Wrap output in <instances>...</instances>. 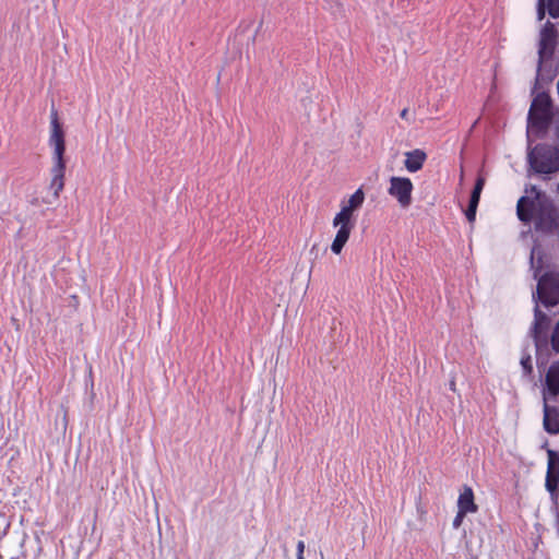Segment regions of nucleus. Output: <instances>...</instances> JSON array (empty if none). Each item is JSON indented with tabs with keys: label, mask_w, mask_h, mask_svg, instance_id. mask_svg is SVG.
Returning a JSON list of instances; mask_svg holds the SVG:
<instances>
[{
	"label": "nucleus",
	"mask_w": 559,
	"mask_h": 559,
	"mask_svg": "<svg viewBox=\"0 0 559 559\" xmlns=\"http://www.w3.org/2000/svg\"><path fill=\"white\" fill-rule=\"evenodd\" d=\"M551 107V98L547 93L537 94L528 111V127L545 132L552 120Z\"/></svg>",
	"instance_id": "nucleus-4"
},
{
	"label": "nucleus",
	"mask_w": 559,
	"mask_h": 559,
	"mask_svg": "<svg viewBox=\"0 0 559 559\" xmlns=\"http://www.w3.org/2000/svg\"><path fill=\"white\" fill-rule=\"evenodd\" d=\"M450 388H451V390H453V391L455 390V382H454V381H452V382H451Z\"/></svg>",
	"instance_id": "nucleus-26"
},
{
	"label": "nucleus",
	"mask_w": 559,
	"mask_h": 559,
	"mask_svg": "<svg viewBox=\"0 0 559 559\" xmlns=\"http://www.w3.org/2000/svg\"><path fill=\"white\" fill-rule=\"evenodd\" d=\"M548 325V317L535 307V320H534V334L536 337L547 329Z\"/></svg>",
	"instance_id": "nucleus-15"
},
{
	"label": "nucleus",
	"mask_w": 559,
	"mask_h": 559,
	"mask_svg": "<svg viewBox=\"0 0 559 559\" xmlns=\"http://www.w3.org/2000/svg\"><path fill=\"white\" fill-rule=\"evenodd\" d=\"M477 206L478 204L468 203V206L465 211V215L469 223H473L476 218Z\"/></svg>",
	"instance_id": "nucleus-20"
},
{
	"label": "nucleus",
	"mask_w": 559,
	"mask_h": 559,
	"mask_svg": "<svg viewBox=\"0 0 559 559\" xmlns=\"http://www.w3.org/2000/svg\"><path fill=\"white\" fill-rule=\"evenodd\" d=\"M364 201L365 193L359 188L349 197L345 204H342L341 211L334 216L332 224L333 227L338 229L331 245L333 253L340 254L343 251L355 227L354 213L364 204Z\"/></svg>",
	"instance_id": "nucleus-2"
},
{
	"label": "nucleus",
	"mask_w": 559,
	"mask_h": 559,
	"mask_svg": "<svg viewBox=\"0 0 559 559\" xmlns=\"http://www.w3.org/2000/svg\"><path fill=\"white\" fill-rule=\"evenodd\" d=\"M297 559H305L304 554H297Z\"/></svg>",
	"instance_id": "nucleus-27"
},
{
	"label": "nucleus",
	"mask_w": 559,
	"mask_h": 559,
	"mask_svg": "<svg viewBox=\"0 0 559 559\" xmlns=\"http://www.w3.org/2000/svg\"><path fill=\"white\" fill-rule=\"evenodd\" d=\"M0 559H2V556L0 555Z\"/></svg>",
	"instance_id": "nucleus-29"
},
{
	"label": "nucleus",
	"mask_w": 559,
	"mask_h": 559,
	"mask_svg": "<svg viewBox=\"0 0 559 559\" xmlns=\"http://www.w3.org/2000/svg\"><path fill=\"white\" fill-rule=\"evenodd\" d=\"M457 509L466 513H475L478 506L475 503L474 492L469 486H464L457 499Z\"/></svg>",
	"instance_id": "nucleus-14"
},
{
	"label": "nucleus",
	"mask_w": 559,
	"mask_h": 559,
	"mask_svg": "<svg viewBox=\"0 0 559 559\" xmlns=\"http://www.w3.org/2000/svg\"><path fill=\"white\" fill-rule=\"evenodd\" d=\"M537 15L539 21L545 17V0H538Z\"/></svg>",
	"instance_id": "nucleus-22"
},
{
	"label": "nucleus",
	"mask_w": 559,
	"mask_h": 559,
	"mask_svg": "<svg viewBox=\"0 0 559 559\" xmlns=\"http://www.w3.org/2000/svg\"><path fill=\"white\" fill-rule=\"evenodd\" d=\"M557 138L559 140V127L557 128Z\"/></svg>",
	"instance_id": "nucleus-28"
},
{
	"label": "nucleus",
	"mask_w": 559,
	"mask_h": 559,
	"mask_svg": "<svg viewBox=\"0 0 559 559\" xmlns=\"http://www.w3.org/2000/svg\"><path fill=\"white\" fill-rule=\"evenodd\" d=\"M528 162L537 174L557 173L559 171V148L550 144H537L530 151Z\"/></svg>",
	"instance_id": "nucleus-3"
},
{
	"label": "nucleus",
	"mask_w": 559,
	"mask_h": 559,
	"mask_svg": "<svg viewBox=\"0 0 559 559\" xmlns=\"http://www.w3.org/2000/svg\"><path fill=\"white\" fill-rule=\"evenodd\" d=\"M548 13L551 17H559V0H548Z\"/></svg>",
	"instance_id": "nucleus-18"
},
{
	"label": "nucleus",
	"mask_w": 559,
	"mask_h": 559,
	"mask_svg": "<svg viewBox=\"0 0 559 559\" xmlns=\"http://www.w3.org/2000/svg\"><path fill=\"white\" fill-rule=\"evenodd\" d=\"M21 548H22V551L20 555L17 556H11L10 559H38V555H39V549H36L34 551V555L32 557H29L27 555V549L25 548V545L22 543L21 544Z\"/></svg>",
	"instance_id": "nucleus-17"
},
{
	"label": "nucleus",
	"mask_w": 559,
	"mask_h": 559,
	"mask_svg": "<svg viewBox=\"0 0 559 559\" xmlns=\"http://www.w3.org/2000/svg\"><path fill=\"white\" fill-rule=\"evenodd\" d=\"M559 484V454L554 450H548V466L546 474V488L554 492Z\"/></svg>",
	"instance_id": "nucleus-9"
},
{
	"label": "nucleus",
	"mask_w": 559,
	"mask_h": 559,
	"mask_svg": "<svg viewBox=\"0 0 559 559\" xmlns=\"http://www.w3.org/2000/svg\"><path fill=\"white\" fill-rule=\"evenodd\" d=\"M537 207L535 202L527 197H521L516 204V214L521 222L531 223L535 217Z\"/></svg>",
	"instance_id": "nucleus-12"
},
{
	"label": "nucleus",
	"mask_w": 559,
	"mask_h": 559,
	"mask_svg": "<svg viewBox=\"0 0 559 559\" xmlns=\"http://www.w3.org/2000/svg\"><path fill=\"white\" fill-rule=\"evenodd\" d=\"M48 144L52 150L50 168V189L53 191L55 198H59L64 188L66 176V133L61 122L59 121L58 111L55 107L50 111V132Z\"/></svg>",
	"instance_id": "nucleus-1"
},
{
	"label": "nucleus",
	"mask_w": 559,
	"mask_h": 559,
	"mask_svg": "<svg viewBox=\"0 0 559 559\" xmlns=\"http://www.w3.org/2000/svg\"><path fill=\"white\" fill-rule=\"evenodd\" d=\"M400 117L404 120H409L408 119V109L407 108H404L401 112H400Z\"/></svg>",
	"instance_id": "nucleus-25"
},
{
	"label": "nucleus",
	"mask_w": 559,
	"mask_h": 559,
	"mask_svg": "<svg viewBox=\"0 0 559 559\" xmlns=\"http://www.w3.org/2000/svg\"><path fill=\"white\" fill-rule=\"evenodd\" d=\"M413 182L407 177H391L388 193L396 199L402 207H408L412 203Z\"/></svg>",
	"instance_id": "nucleus-7"
},
{
	"label": "nucleus",
	"mask_w": 559,
	"mask_h": 559,
	"mask_svg": "<svg viewBox=\"0 0 559 559\" xmlns=\"http://www.w3.org/2000/svg\"><path fill=\"white\" fill-rule=\"evenodd\" d=\"M544 393L552 397L559 395V361H554L546 372Z\"/></svg>",
	"instance_id": "nucleus-11"
},
{
	"label": "nucleus",
	"mask_w": 559,
	"mask_h": 559,
	"mask_svg": "<svg viewBox=\"0 0 559 559\" xmlns=\"http://www.w3.org/2000/svg\"><path fill=\"white\" fill-rule=\"evenodd\" d=\"M484 186H485V178L484 177H478L476 179L474 189L472 191L469 203L479 204L480 193H481V191L484 189Z\"/></svg>",
	"instance_id": "nucleus-16"
},
{
	"label": "nucleus",
	"mask_w": 559,
	"mask_h": 559,
	"mask_svg": "<svg viewBox=\"0 0 559 559\" xmlns=\"http://www.w3.org/2000/svg\"><path fill=\"white\" fill-rule=\"evenodd\" d=\"M544 429L550 435L559 433V408L556 406H549L544 393Z\"/></svg>",
	"instance_id": "nucleus-10"
},
{
	"label": "nucleus",
	"mask_w": 559,
	"mask_h": 559,
	"mask_svg": "<svg viewBox=\"0 0 559 559\" xmlns=\"http://www.w3.org/2000/svg\"><path fill=\"white\" fill-rule=\"evenodd\" d=\"M558 211L550 202H540L535 213L536 230L551 233L558 226Z\"/></svg>",
	"instance_id": "nucleus-6"
},
{
	"label": "nucleus",
	"mask_w": 559,
	"mask_h": 559,
	"mask_svg": "<svg viewBox=\"0 0 559 559\" xmlns=\"http://www.w3.org/2000/svg\"><path fill=\"white\" fill-rule=\"evenodd\" d=\"M427 159V154L419 148L405 153L404 165L409 173H416L420 170Z\"/></svg>",
	"instance_id": "nucleus-13"
},
{
	"label": "nucleus",
	"mask_w": 559,
	"mask_h": 559,
	"mask_svg": "<svg viewBox=\"0 0 559 559\" xmlns=\"http://www.w3.org/2000/svg\"><path fill=\"white\" fill-rule=\"evenodd\" d=\"M466 514H467L466 512L461 511V510L457 509V513H456V515H455V518L453 520V527L454 528H459L462 525V522H463L464 518L466 516Z\"/></svg>",
	"instance_id": "nucleus-21"
},
{
	"label": "nucleus",
	"mask_w": 559,
	"mask_h": 559,
	"mask_svg": "<svg viewBox=\"0 0 559 559\" xmlns=\"http://www.w3.org/2000/svg\"><path fill=\"white\" fill-rule=\"evenodd\" d=\"M521 364L523 366V368L526 370L527 373H531L532 372V362H531V357H526V358H523L521 360Z\"/></svg>",
	"instance_id": "nucleus-23"
},
{
	"label": "nucleus",
	"mask_w": 559,
	"mask_h": 559,
	"mask_svg": "<svg viewBox=\"0 0 559 559\" xmlns=\"http://www.w3.org/2000/svg\"><path fill=\"white\" fill-rule=\"evenodd\" d=\"M551 346L555 352L559 353V320L551 335Z\"/></svg>",
	"instance_id": "nucleus-19"
},
{
	"label": "nucleus",
	"mask_w": 559,
	"mask_h": 559,
	"mask_svg": "<svg viewBox=\"0 0 559 559\" xmlns=\"http://www.w3.org/2000/svg\"><path fill=\"white\" fill-rule=\"evenodd\" d=\"M556 44L557 29L551 22H547L540 32L538 48L539 63L552 57Z\"/></svg>",
	"instance_id": "nucleus-8"
},
{
	"label": "nucleus",
	"mask_w": 559,
	"mask_h": 559,
	"mask_svg": "<svg viewBox=\"0 0 559 559\" xmlns=\"http://www.w3.org/2000/svg\"><path fill=\"white\" fill-rule=\"evenodd\" d=\"M537 296L539 301L546 307L559 304V275L555 273H545L537 284Z\"/></svg>",
	"instance_id": "nucleus-5"
},
{
	"label": "nucleus",
	"mask_w": 559,
	"mask_h": 559,
	"mask_svg": "<svg viewBox=\"0 0 559 559\" xmlns=\"http://www.w3.org/2000/svg\"><path fill=\"white\" fill-rule=\"evenodd\" d=\"M305 551V543L304 540H299L297 543V554H304Z\"/></svg>",
	"instance_id": "nucleus-24"
}]
</instances>
